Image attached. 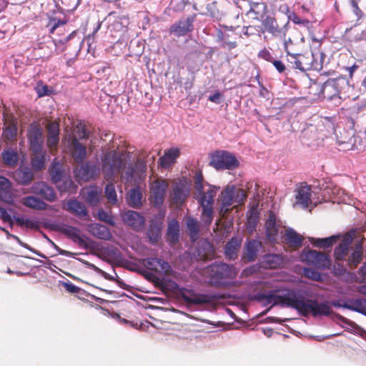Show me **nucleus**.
Returning <instances> with one entry per match:
<instances>
[{"label": "nucleus", "mask_w": 366, "mask_h": 366, "mask_svg": "<svg viewBox=\"0 0 366 366\" xmlns=\"http://www.w3.org/2000/svg\"><path fill=\"white\" fill-rule=\"evenodd\" d=\"M202 207V217L206 224H210L213 218V208L212 204H200Z\"/></svg>", "instance_id": "nucleus-55"}, {"label": "nucleus", "mask_w": 366, "mask_h": 366, "mask_svg": "<svg viewBox=\"0 0 366 366\" xmlns=\"http://www.w3.org/2000/svg\"><path fill=\"white\" fill-rule=\"evenodd\" d=\"M17 135V125L16 122L11 121L9 122L4 129L2 136L9 142L13 141Z\"/></svg>", "instance_id": "nucleus-47"}, {"label": "nucleus", "mask_w": 366, "mask_h": 366, "mask_svg": "<svg viewBox=\"0 0 366 366\" xmlns=\"http://www.w3.org/2000/svg\"><path fill=\"white\" fill-rule=\"evenodd\" d=\"M100 173L99 168L96 164L85 163L76 169V175L84 181L97 178Z\"/></svg>", "instance_id": "nucleus-23"}, {"label": "nucleus", "mask_w": 366, "mask_h": 366, "mask_svg": "<svg viewBox=\"0 0 366 366\" xmlns=\"http://www.w3.org/2000/svg\"><path fill=\"white\" fill-rule=\"evenodd\" d=\"M216 189L214 187L209 186V188L207 189V191H204V189H202V192H197L198 194L200 196V198L199 199V204H212L214 203V198L216 194Z\"/></svg>", "instance_id": "nucleus-46"}, {"label": "nucleus", "mask_w": 366, "mask_h": 366, "mask_svg": "<svg viewBox=\"0 0 366 366\" xmlns=\"http://www.w3.org/2000/svg\"><path fill=\"white\" fill-rule=\"evenodd\" d=\"M123 222L135 231L142 230L145 224V218L139 212L128 210L122 214Z\"/></svg>", "instance_id": "nucleus-14"}, {"label": "nucleus", "mask_w": 366, "mask_h": 366, "mask_svg": "<svg viewBox=\"0 0 366 366\" xmlns=\"http://www.w3.org/2000/svg\"><path fill=\"white\" fill-rule=\"evenodd\" d=\"M101 190L97 186L84 187L81 190V194L85 201L91 206H96L99 202Z\"/></svg>", "instance_id": "nucleus-31"}, {"label": "nucleus", "mask_w": 366, "mask_h": 366, "mask_svg": "<svg viewBox=\"0 0 366 366\" xmlns=\"http://www.w3.org/2000/svg\"><path fill=\"white\" fill-rule=\"evenodd\" d=\"M20 203L28 208L36 210H46L48 207L46 202L35 196L24 197L20 199Z\"/></svg>", "instance_id": "nucleus-36"}, {"label": "nucleus", "mask_w": 366, "mask_h": 366, "mask_svg": "<svg viewBox=\"0 0 366 366\" xmlns=\"http://www.w3.org/2000/svg\"><path fill=\"white\" fill-rule=\"evenodd\" d=\"M1 157L3 162L6 165L14 167L17 164L19 156L17 152L14 149H5L1 153Z\"/></svg>", "instance_id": "nucleus-43"}, {"label": "nucleus", "mask_w": 366, "mask_h": 366, "mask_svg": "<svg viewBox=\"0 0 366 366\" xmlns=\"http://www.w3.org/2000/svg\"><path fill=\"white\" fill-rule=\"evenodd\" d=\"M76 132L79 139H87L89 138V132L86 129L85 125L80 123L76 127Z\"/></svg>", "instance_id": "nucleus-63"}, {"label": "nucleus", "mask_w": 366, "mask_h": 366, "mask_svg": "<svg viewBox=\"0 0 366 366\" xmlns=\"http://www.w3.org/2000/svg\"><path fill=\"white\" fill-rule=\"evenodd\" d=\"M147 237L149 239V241L154 244L158 242L161 237V227L157 224H150L147 232Z\"/></svg>", "instance_id": "nucleus-49"}, {"label": "nucleus", "mask_w": 366, "mask_h": 366, "mask_svg": "<svg viewBox=\"0 0 366 366\" xmlns=\"http://www.w3.org/2000/svg\"><path fill=\"white\" fill-rule=\"evenodd\" d=\"M211 278L219 281L224 279H234L238 273L236 267L224 262H214L210 267Z\"/></svg>", "instance_id": "nucleus-9"}, {"label": "nucleus", "mask_w": 366, "mask_h": 366, "mask_svg": "<svg viewBox=\"0 0 366 366\" xmlns=\"http://www.w3.org/2000/svg\"><path fill=\"white\" fill-rule=\"evenodd\" d=\"M260 243L256 240H249L244 249L242 259L244 262H251L257 259Z\"/></svg>", "instance_id": "nucleus-30"}, {"label": "nucleus", "mask_w": 366, "mask_h": 366, "mask_svg": "<svg viewBox=\"0 0 366 366\" xmlns=\"http://www.w3.org/2000/svg\"><path fill=\"white\" fill-rule=\"evenodd\" d=\"M337 144L340 145H346L345 149H349L355 144L354 132L352 130L342 129L338 133H335Z\"/></svg>", "instance_id": "nucleus-34"}, {"label": "nucleus", "mask_w": 366, "mask_h": 366, "mask_svg": "<svg viewBox=\"0 0 366 366\" xmlns=\"http://www.w3.org/2000/svg\"><path fill=\"white\" fill-rule=\"evenodd\" d=\"M180 155V150L177 147H172L164 152V155L160 157V165L163 168H168L175 163L176 159Z\"/></svg>", "instance_id": "nucleus-33"}, {"label": "nucleus", "mask_w": 366, "mask_h": 366, "mask_svg": "<svg viewBox=\"0 0 366 366\" xmlns=\"http://www.w3.org/2000/svg\"><path fill=\"white\" fill-rule=\"evenodd\" d=\"M321 93L324 99L330 100L336 97H340V86L338 79H330L327 80L321 88Z\"/></svg>", "instance_id": "nucleus-18"}, {"label": "nucleus", "mask_w": 366, "mask_h": 366, "mask_svg": "<svg viewBox=\"0 0 366 366\" xmlns=\"http://www.w3.org/2000/svg\"><path fill=\"white\" fill-rule=\"evenodd\" d=\"M249 9L247 12V16L251 18L252 20L256 21H264L269 12L268 6L266 2L248 1Z\"/></svg>", "instance_id": "nucleus-12"}, {"label": "nucleus", "mask_w": 366, "mask_h": 366, "mask_svg": "<svg viewBox=\"0 0 366 366\" xmlns=\"http://www.w3.org/2000/svg\"><path fill=\"white\" fill-rule=\"evenodd\" d=\"M352 252L347 259V264L350 268H355L363 258V239L357 242L352 247Z\"/></svg>", "instance_id": "nucleus-27"}, {"label": "nucleus", "mask_w": 366, "mask_h": 366, "mask_svg": "<svg viewBox=\"0 0 366 366\" xmlns=\"http://www.w3.org/2000/svg\"><path fill=\"white\" fill-rule=\"evenodd\" d=\"M19 174L21 178V182L24 185L30 183L34 177L33 172L29 169L20 170Z\"/></svg>", "instance_id": "nucleus-57"}, {"label": "nucleus", "mask_w": 366, "mask_h": 366, "mask_svg": "<svg viewBox=\"0 0 366 366\" xmlns=\"http://www.w3.org/2000/svg\"><path fill=\"white\" fill-rule=\"evenodd\" d=\"M214 249L209 242L203 241L199 243L197 248V256L199 260H210L214 256Z\"/></svg>", "instance_id": "nucleus-32"}, {"label": "nucleus", "mask_w": 366, "mask_h": 366, "mask_svg": "<svg viewBox=\"0 0 366 366\" xmlns=\"http://www.w3.org/2000/svg\"><path fill=\"white\" fill-rule=\"evenodd\" d=\"M247 195L242 189L236 188L234 186L227 187L222 192L221 197L220 214L224 217L232 210L233 204H243Z\"/></svg>", "instance_id": "nucleus-5"}, {"label": "nucleus", "mask_w": 366, "mask_h": 366, "mask_svg": "<svg viewBox=\"0 0 366 366\" xmlns=\"http://www.w3.org/2000/svg\"><path fill=\"white\" fill-rule=\"evenodd\" d=\"M69 149L74 161L81 164L86 157V147L79 142L76 137H72L69 144Z\"/></svg>", "instance_id": "nucleus-19"}, {"label": "nucleus", "mask_w": 366, "mask_h": 366, "mask_svg": "<svg viewBox=\"0 0 366 366\" xmlns=\"http://www.w3.org/2000/svg\"><path fill=\"white\" fill-rule=\"evenodd\" d=\"M175 287L178 290L179 295L187 305H203L210 302V299L207 295L196 294L192 290H187L184 287H179L174 283Z\"/></svg>", "instance_id": "nucleus-10"}, {"label": "nucleus", "mask_w": 366, "mask_h": 366, "mask_svg": "<svg viewBox=\"0 0 366 366\" xmlns=\"http://www.w3.org/2000/svg\"><path fill=\"white\" fill-rule=\"evenodd\" d=\"M64 209L80 218L88 216L85 205L76 199L68 200L66 205L64 206Z\"/></svg>", "instance_id": "nucleus-26"}, {"label": "nucleus", "mask_w": 366, "mask_h": 366, "mask_svg": "<svg viewBox=\"0 0 366 366\" xmlns=\"http://www.w3.org/2000/svg\"><path fill=\"white\" fill-rule=\"evenodd\" d=\"M285 241L291 247L299 248L302 245L303 237L294 229L289 228L285 231Z\"/></svg>", "instance_id": "nucleus-41"}, {"label": "nucleus", "mask_w": 366, "mask_h": 366, "mask_svg": "<svg viewBox=\"0 0 366 366\" xmlns=\"http://www.w3.org/2000/svg\"><path fill=\"white\" fill-rule=\"evenodd\" d=\"M305 260L318 268H329L330 260L328 256L322 252L309 249L304 254Z\"/></svg>", "instance_id": "nucleus-13"}, {"label": "nucleus", "mask_w": 366, "mask_h": 366, "mask_svg": "<svg viewBox=\"0 0 366 366\" xmlns=\"http://www.w3.org/2000/svg\"><path fill=\"white\" fill-rule=\"evenodd\" d=\"M304 275L305 277L315 281L319 282L322 280L321 274L313 268H305Z\"/></svg>", "instance_id": "nucleus-58"}, {"label": "nucleus", "mask_w": 366, "mask_h": 366, "mask_svg": "<svg viewBox=\"0 0 366 366\" xmlns=\"http://www.w3.org/2000/svg\"><path fill=\"white\" fill-rule=\"evenodd\" d=\"M355 237L354 232L347 233L334 250V256L338 261H342L347 255L349 247Z\"/></svg>", "instance_id": "nucleus-17"}, {"label": "nucleus", "mask_w": 366, "mask_h": 366, "mask_svg": "<svg viewBox=\"0 0 366 366\" xmlns=\"http://www.w3.org/2000/svg\"><path fill=\"white\" fill-rule=\"evenodd\" d=\"M28 139L31 151L38 152L42 149L43 134L40 127L36 124H31L28 130Z\"/></svg>", "instance_id": "nucleus-15"}, {"label": "nucleus", "mask_w": 366, "mask_h": 366, "mask_svg": "<svg viewBox=\"0 0 366 366\" xmlns=\"http://www.w3.org/2000/svg\"><path fill=\"white\" fill-rule=\"evenodd\" d=\"M196 17L197 14H193L189 16L181 18L171 26L169 29L170 33L174 34L177 36H185L194 29L193 23Z\"/></svg>", "instance_id": "nucleus-11"}, {"label": "nucleus", "mask_w": 366, "mask_h": 366, "mask_svg": "<svg viewBox=\"0 0 366 366\" xmlns=\"http://www.w3.org/2000/svg\"><path fill=\"white\" fill-rule=\"evenodd\" d=\"M284 41V49L287 54V59H294L300 52L303 51L304 40L295 41L291 38L282 39Z\"/></svg>", "instance_id": "nucleus-28"}, {"label": "nucleus", "mask_w": 366, "mask_h": 366, "mask_svg": "<svg viewBox=\"0 0 366 366\" xmlns=\"http://www.w3.org/2000/svg\"><path fill=\"white\" fill-rule=\"evenodd\" d=\"M66 24V21L65 20H62L56 17H51L49 19L46 28L49 31L50 34H54L57 29L64 27Z\"/></svg>", "instance_id": "nucleus-52"}, {"label": "nucleus", "mask_w": 366, "mask_h": 366, "mask_svg": "<svg viewBox=\"0 0 366 366\" xmlns=\"http://www.w3.org/2000/svg\"><path fill=\"white\" fill-rule=\"evenodd\" d=\"M339 239V236L332 235L327 238H310V242L317 247L327 249L331 248L332 245Z\"/></svg>", "instance_id": "nucleus-42"}, {"label": "nucleus", "mask_w": 366, "mask_h": 366, "mask_svg": "<svg viewBox=\"0 0 366 366\" xmlns=\"http://www.w3.org/2000/svg\"><path fill=\"white\" fill-rule=\"evenodd\" d=\"M89 231L94 237L104 240H109L112 235L109 228L103 224L93 223L89 226Z\"/></svg>", "instance_id": "nucleus-35"}, {"label": "nucleus", "mask_w": 366, "mask_h": 366, "mask_svg": "<svg viewBox=\"0 0 366 366\" xmlns=\"http://www.w3.org/2000/svg\"><path fill=\"white\" fill-rule=\"evenodd\" d=\"M16 224L21 227L24 226L29 229H37L39 228V223L36 221H33L29 218L24 217H15Z\"/></svg>", "instance_id": "nucleus-53"}, {"label": "nucleus", "mask_w": 366, "mask_h": 366, "mask_svg": "<svg viewBox=\"0 0 366 366\" xmlns=\"http://www.w3.org/2000/svg\"><path fill=\"white\" fill-rule=\"evenodd\" d=\"M11 182L4 177L0 176V199H7L11 196Z\"/></svg>", "instance_id": "nucleus-48"}, {"label": "nucleus", "mask_w": 366, "mask_h": 366, "mask_svg": "<svg viewBox=\"0 0 366 366\" xmlns=\"http://www.w3.org/2000/svg\"><path fill=\"white\" fill-rule=\"evenodd\" d=\"M47 136H59V124L56 121L51 122L46 125Z\"/></svg>", "instance_id": "nucleus-60"}, {"label": "nucleus", "mask_w": 366, "mask_h": 366, "mask_svg": "<svg viewBox=\"0 0 366 366\" xmlns=\"http://www.w3.org/2000/svg\"><path fill=\"white\" fill-rule=\"evenodd\" d=\"M104 192L109 202L112 204H115L117 202V195L113 183H109L106 185Z\"/></svg>", "instance_id": "nucleus-54"}, {"label": "nucleus", "mask_w": 366, "mask_h": 366, "mask_svg": "<svg viewBox=\"0 0 366 366\" xmlns=\"http://www.w3.org/2000/svg\"><path fill=\"white\" fill-rule=\"evenodd\" d=\"M310 55H312V68L311 70L315 71H320L324 65L325 61L326 55L324 51H317L315 52H311Z\"/></svg>", "instance_id": "nucleus-44"}, {"label": "nucleus", "mask_w": 366, "mask_h": 366, "mask_svg": "<svg viewBox=\"0 0 366 366\" xmlns=\"http://www.w3.org/2000/svg\"><path fill=\"white\" fill-rule=\"evenodd\" d=\"M31 165L35 170L39 171L45 166V152L41 150L32 151Z\"/></svg>", "instance_id": "nucleus-45"}, {"label": "nucleus", "mask_w": 366, "mask_h": 366, "mask_svg": "<svg viewBox=\"0 0 366 366\" xmlns=\"http://www.w3.org/2000/svg\"><path fill=\"white\" fill-rule=\"evenodd\" d=\"M189 194L187 187L182 183H176L170 194L172 204L176 206L182 204Z\"/></svg>", "instance_id": "nucleus-25"}, {"label": "nucleus", "mask_w": 366, "mask_h": 366, "mask_svg": "<svg viewBox=\"0 0 366 366\" xmlns=\"http://www.w3.org/2000/svg\"><path fill=\"white\" fill-rule=\"evenodd\" d=\"M142 264L149 269L157 272L167 273L171 269L169 264L160 258H145L143 259Z\"/></svg>", "instance_id": "nucleus-21"}, {"label": "nucleus", "mask_w": 366, "mask_h": 366, "mask_svg": "<svg viewBox=\"0 0 366 366\" xmlns=\"http://www.w3.org/2000/svg\"><path fill=\"white\" fill-rule=\"evenodd\" d=\"M189 234L192 240H195L199 232V226L197 219L189 217L187 220Z\"/></svg>", "instance_id": "nucleus-51"}, {"label": "nucleus", "mask_w": 366, "mask_h": 366, "mask_svg": "<svg viewBox=\"0 0 366 366\" xmlns=\"http://www.w3.org/2000/svg\"><path fill=\"white\" fill-rule=\"evenodd\" d=\"M167 189L168 183L165 179H157L150 184L149 200L154 207L159 209L162 206Z\"/></svg>", "instance_id": "nucleus-8"}, {"label": "nucleus", "mask_w": 366, "mask_h": 366, "mask_svg": "<svg viewBox=\"0 0 366 366\" xmlns=\"http://www.w3.org/2000/svg\"><path fill=\"white\" fill-rule=\"evenodd\" d=\"M142 193L139 187L131 189L127 197V204L136 209H139L142 206Z\"/></svg>", "instance_id": "nucleus-38"}, {"label": "nucleus", "mask_w": 366, "mask_h": 366, "mask_svg": "<svg viewBox=\"0 0 366 366\" xmlns=\"http://www.w3.org/2000/svg\"><path fill=\"white\" fill-rule=\"evenodd\" d=\"M247 221L249 224L256 225L259 221V212L256 208L252 207L249 212L247 218Z\"/></svg>", "instance_id": "nucleus-64"}, {"label": "nucleus", "mask_w": 366, "mask_h": 366, "mask_svg": "<svg viewBox=\"0 0 366 366\" xmlns=\"http://www.w3.org/2000/svg\"><path fill=\"white\" fill-rule=\"evenodd\" d=\"M32 192L42 197L48 202H54L56 199L54 189L44 182H38L31 187Z\"/></svg>", "instance_id": "nucleus-22"}, {"label": "nucleus", "mask_w": 366, "mask_h": 366, "mask_svg": "<svg viewBox=\"0 0 366 366\" xmlns=\"http://www.w3.org/2000/svg\"><path fill=\"white\" fill-rule=\"evenodd\" d=\"M204 177L201 172H197L194 177V187L197 192H202Z\"/></svg>", "instance_id": "nucleus-62"}, {"label": "nucleus", "mask_w": 366, "mask_h": 366, "mask_svg": "<svg viewBox=\"0 0 366 366\" xmlns=\"http://www.w3.org/2000/svg\"><path fill=\"white\" fill-rule=\"evenodd\" d=\"M311 59H312V55H310V53L300 52L294 59H287V61L293 68L305 71L311 70L312 66Z\"/></svg>", "instance_id": "nucleus-16"}, {"label": "nucleus", "mask_w": 366, "mask_h": 366, "mask_svg": "<svg viewBox=\"0 0 366 366\" xmlns=\"http://www.w3.org/2000/svg\"><path fill=\"white\" fill-rule=\"evenodd\" d=\"M257 28L258 32L263 34L267 33L271 38L279 40L285 39L287 33V24L280 25L277 19L272 16H267L261 26H257Z\"/></svg>", "instance_id": "nucleus-6"}, {"label": "nucleus", "mask_w": 366, "mask_h": 366, "mask_svg": "<svg viewBox=\"0 0 366 366\" xmlns=\"http://www.w3.org/2000/svg\"><path fill=\"white\" fill-rule=\"evenodd\" d=\"M293 309L304 317H307L310 313L315 317L329 316L332 312L328 302H320L317 300H307L300 290L296 291Z\"/></svg>", "instance_id": "nucleus-1"}, {"label": "nucleus", "mask_w": 366, "mask_h": 366, "mask_svg": "<svg viewBox=\"0 0 366 366\" xmlns=\"http://www.w3.org/2000/svg\"><path fill=\"white\" fill-rule=\"evenodd\" d=\"M179 224L177 219H172L167 227V239L169 244H174L179 241Z\"/></svg>", "instance_id": "nucleus-39"}, {"label": "nucleus", "mask_w": 366, "mask_h": 366, "mask_svg": "<svg viewBox=\"0 0 366 366\" xmlns=\"http://www.w3.org/2000/svg\"><path fill=\"white\" fill-rule=\"evenodd\" d=\"M221 36V39L222 41V47L226 48L230 51L237 46L238 44L237 41L231 39L229 34H223L222 33Z\"/></svg>", "instance_id": "nucleus-56"}, {"label": "nucleus", "mask_w": 366, "mask_h": 366, "mask_svg": "<svg viewBox=\"0 0 366 366\" xmlns=\"http://www.w3.org/2000/svg\"><path fill=\"white\" fill-rule=\"evenodd\" d=\"M171 6L175 11L181 12L184 10L187 5L190 4L189 0H172Z\"/></svg>", "instance_id": "nucleus-59"}, {"label": "nucleus", "mask_w": 366, "mask_h": 366, "mask_svg": "<svg viewBox=\"0 0 366 366\" xmlns=\"http://www.w3.org/2000/svg\"><path fill=\"white\" fill-rule=\"evenodd\" d=\"M342 307L366 315V300L362 298L349 300L342 304Z\"/></svg>", "instance_id": "nucleus-40"}, {"label": "nucleus", "mask_w": 366, "mask_h": 366, "mask_svg": "<svg viewBox=\"0 0 366 366\" xmlns=\"http://www.w3.org/2000/svg\"><path fill=\"white\" fill-rule=\"evenodd\" d=\"M102 167L107 181H112L126 167V161L117 150L105 152L102 158Z\"/></svg>", "instance_id": "nucleus-3"}, {"label": "nucleus", "mask_w": 366, "mask_h": 366, "mask_svg": "<svg viewBox=\"0 0 366 366\" xmlns=\"http://www.w3.org/2000/svg\"><path fill=\"white\" fill-rule=\"evenodd\" d=\"M50 174L52 180L54 182H57L61 181L63 176V172L59 166L54 165L50 170Z\"/></svg>", "instance_id": "nucleus-61"}, {"label": "nucleus", "mask_w": 366, "mask_h": 366, "mask_svg": "<svg viewBox=\"0 0 366 366\" xmlns=\"http://www.w3.org/2000/svg\"><path fill=\"white\" fill-rule=\"evenodd\" d=\"M335 124L328 117H325L316 124H310L303 131V138L309 144H318L335 132Z\"/></svg>", "instance_id": "nucleus-2"}, {"label": "nucleus", "mask_w": 366, "mask_h": 366, "mask_svg": "<svg viewBox=\"0 0 366 366\" xmlns=\"http://www.w3.org/2000/svg\"><path fill=\"white\" fill-rule=\"evenodd\" d=\"M59 231L78 244L79 247L87 248L88 244L79 235V230L77 228L70 225H63L59 228Z\"/></svg>", "instance_id": "nucleus-24"}, {"label": "nucleus", "mask_w": 366, "mask_h": 366, "mask_svg": "<svg viewBox=\"0 0 366 366\" xmlns=\"http://www.w3.org/2000/svg\"><path fill=\"white\" fill-rule=\"evenodd\" d=\"M209 164L216 169H232L239 166V162L232 154L216 151L211 155Z\"/></svg>", "instance_id": "nucleus-7"}, {"label": "nucleus", "mask_w": 366, "mask_h": 366, "mask_svg": "<svg viewBox=\"0 0 366 366\" xmlns=\"http://www.w3.org/2000/svg\"><path fill=\"white\" fill-rule=\"evenodd\" d=\"M207 11L204 15L209 16L212 18L220 19L222 17V12L218 8V3L217 1H213L206 5Z\"/></svg>", "instance_id": "nucleus-50"}, {"label": "nucleus", "mask_w": 366, "mask_h": 366, "mask_svg": "<svg viewBox=\"0 0 366 366\" xmlns=\"http://www.w3.org/2000/svg\"><path fill=\"white\" fill-rule=\"evenodd\" d=\"M241 247V241L237 237H232L224 246V254L230 260L237 258L238 252Z\"/></svg>", "instance_id": "nucleus-37"}, {"label": "nucleus", "mask_w": 366, "mask_h": 366, "mask_svg": "<svg viewBox=\"0 0 366 366\" xmlns=\"http://www.w3.org/2000/svg\"><path fill=\"white\" fill-rule=\"evenodd\" d=\"M296 192V203L301 204L303 208H307L312 203L311 187L303 182L297 188Z\"/></svg>", "instance_id": "nucleus-20"}, {"label": "nucleus", "mask_w": 366, "mask_h": 366, "mask_svg": "<svg viewBox=\"0 0 366 366\" xmlns=\"http://www.w3.org/2000/svg\"><path fill=\"white\" fill-rule=\"evenodd\" d=\"M296 291V290H286L280 295L274 291L269 293H259L256 295V300L262 302L264 306L271 305L272 307L280 305L282 307L293 309Z\"/></svg>", "instance_id": "nucleus-4"}, {"label": "nucleus", "mask_w": 366, "mask_h": 366, "mask_svg": "<svg viewBox=\"0 0 366 366\" xmlns=\"http://www.w3.org/2000/svg\"><path fill=\"white\" fill-rule=\"evenodd\" d=\"M280 226L276 223V217L270 212L265 222L266 236L269 242L273 243L277 240Z\"/></svg>", "instance_id": "nucleus-29"}]
</instances>
